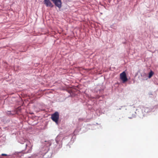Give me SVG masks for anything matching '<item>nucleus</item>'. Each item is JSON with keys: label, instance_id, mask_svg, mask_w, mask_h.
<instances>
[{"label": "nucleus", "instance_id": "2", "mask_svg": "<svg viewBox=\"0 0 158 158\" xmlns=\"http://www.w3.org/2000/svg\"><path fill=\"white\" fill-rule=\"evenodd\" d=\"M19 142L21 144H23L24 142L26 143L25 146L26 148L28 149L27 152L30 153L31 152L33 145L28 141H26L25 139L23 138H21L18 140Z\"/></svg>", "mask_w": 158, "mask_h": 158}, {"label": "nucleus", "instance_id": "12", "mask_svg": "<svg viewBox=\"0 0 158 158\" xmlns=\"http://www.w3.org/2000/svg\"><path fill=\"white\" fill-rule=\"evenodd\" d=\"M77 132V131L76 130H75L74 131V135H76V133Z\"/></svg>", "mask_w": 158, "mask_h": 158}, {"label": "nucleus", "instance_id": "4", "mask_svg": "<svg viewBox=\"0 0 158 158\" xmlns=\"http://www.w3.org/2000/svg\"><path fill=\"white\" fill-rule=\"evenodd\" d=\"M156 106H155L154 107H143L142 109V111H144L146 113H149L152 111H154L153 110L154 109L156 108Z\"/></svg>", "mask_w": 158, "mask_h": 158}, {"label": "nucleus", "instance_id": "6", "mask_svg": "<svg viewBox=\"0 0 158 158\" xmlns=\"http://www.w3.org/2000/svg\"><path fill=\"white\" fill-rule=\"evenodd\" d=\"M51 1L54 3L55 5L59 8L61 7V0H51Z\"/></svg>", "mask_w": 158, "mask_h": 158}, {"label": "nucleus", "instance_id": "5", "mask_svg": "<svg viewBox=\"0 0 158 158\" xmlns=\"http://www.w3.org/2000/svg\"><path fill=\"white\" fill-rule=\"evenodd\" d=\"M120 78L122 81L123 83H124L127 81V78L125 71L123 72L120 74Z\"/></svg>", "mask_w": 158, "mask_h": 158}, {"label": "nucleus", "instance_id": "9", "mask_svg": "<svg viewBox=\"0 0 158 158\" xmlns=\"http://www.w3.org/2000/svg\"><path fill=\"white\" fill-rule=\"evenodd\" d=\"M153 74V72L152 70H151L149 73V76L148 77V78H150L152 76Z\"/></svg>", "mask_w": 158, "mask_h": 158}, {"label": "nucleus", "instance_id": "11", "mask_svg": "<svg viewBox=\"0 0 158 158\" xmlns=\"http://www.w3.org/2000/svg\"><path fill=\"white\" fill-rule=\"evenodd\" d=\"M135 117V114L132 115V117H129V118L130 119H131L133 118H134Z\"/></svg>", "mask_w": 158, "mask_h": 158}, {"label": "nucleus", "instance_id": "13", "mask_svg": "<svg viewBox=\"0 0 158 158\" xmlns=\"http://www.w3.org/2000/svg\"><path fill=\"white\" fill-rule=\"evenodd\" d=\"M1 155L2 156H6L7 155L6 154H2Z\"/></svg>", "mask_w": 158, "mask_h": 158}, {"label": "nucleus", "instance_id": "10", "mask_svg": "<svg viewBox=\"0 0 158 158\" xmlns=\"http://www.w3.org/2000/svg\"><path fill=\"white\" fill-rule=\"evenodd\" d=\"M7 114L8 115H13L15 114L14 113H12L11 111H9L7 112Z\"/></svg>", "mask_w": 158, "mask_h": 158}, {"label": "nucleus", "instance_id": "7", "mask_svg": "<svg viewBox=\"0 0 158 158\" xmlns=\"http://www.w3.org/2000/svg\"><path fill=\"white\" fill-rule=\"evenodd\" d=\"M44 3L47 7H52L54 6L50 0H44Z\"/></svg>", "mask_w": 158, "mask_h": 158}, {"label": "nucleus", "instance_id": "3", "mask_svg": "<svg viewBox=\"0 0 158 158\" xmlns=\"http://www.w3.org/2000/svg\"><path fill=\"white\" fill-rule=\"evenodd\" d=\"M51 118L52 120L56 123V124H58V121L59 118V114L58 112H56L54 114H52Z\"/></svg>", "mask_w": 158, "mask_h": 158}, {"label": "nucleus", "instance_id": "14", "mask_svg": "<svg viewBox=\"0 0 158 158\" xmlns=\"http://www.w3.org/2000/svg\"><path fill=\"white\" fill-rule=\"evenodd\" d=\"M81 119H82V120H83V119H81L80 118L79 119V120H81Z\"/></svg>", "mask_w": 158, "mask_h": 158}, {"label": "nucleus", "instance_id": "8", "mask_svg": "<svg viewBox=\"0 0 158 158\" xmlns=\"http://www.w3.org/2000/svg\"><path fill=\"white\" fill-rule=\"evenodd\" d=\"M141 76L142 77L143 79L147 80L148 79V75L144 72L142 73L141 74Z\"/></svg>", "mask_w": 158, "mask_h": 158}, {"label": "nucleus", "instance_id": "1", "mask_svg": "<svg viewBox=\"0 0 158 158\" xmlns=\"http://www.w3.org/2000/svg\"><path fill=\"white\" fill-rule=\"evenodd\" d=\"M65 140L67 143L69 139L68 138H63L61 135H59L56 137L55 140H51L48 141H45L43 143L37 154H35L31 156L24 158H42L48 152L50 146L52 148H60L62 147V143Z\"/></svg>", "mask_w": 158, "mask_h": 158}]
</instances>
